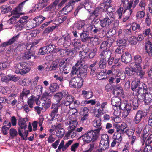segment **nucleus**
Returning a JSON list of instances; mask_svg holds the SVG:
<instances>
[{
  "label": "nucleus",
  "instance_id": "obj_1",
  "mask_svg": "<svg viewBox=\"0 0 152 152\" xmlns=\"http://www.w3.org/2000/svg\"><path fill=\"white\" fill-rule=\"evenodd\" d=\"M100 136V132L91 130L88 131L86 133L81 136L80 138H82L85 142L89 143L92 142L96 141Z\"/></svg>",
  "mask_w": 152,
  "mask_h": 152
},
{
  "label": "nucleus",
  "instance_id": "obj_2",
  "mask_svg": "<svg viewBox=\"0 0 152 152\" xmlns=\"http://www.w3.org/2000/svg\"><path fill=\"white\" fill-rule=\"evenodd\" d=\"M60 107L59 104L58 103L52 104L50 109L51 110L50 115L52 118L51 121H53L54 120H56L57 121L60 122L62 120V117L61 115L58 114V110Z\"/></svg>",
  "mask_w": 152,
  "mask_h": 152
},
{
  "label": "nucleus",
  "instance_id": "obj_3",
  "mask_svg": "<svg viewBox=\"0 0 152 152\" xmlns=\"http://www.w3.org/2000/svg\"><path fill=\"white\" fill-rule=\"evenodd\" d=\"M114 15L112 12H108L106 16L99 20L100 25L102 27H107L114 21Z\"/></svg>",
  "mask_w": 152,
  "mask_h": 152
},
{
  "label": "nucleus",
  "instance_id": "obj_4",
  "mask_svg": "<svg viewBox=\"0 0 152 152\" xmlns=\"http://www.w3.org/2000/svg\"><path fill=\"white\" fill-rule=\"evenodd\" d=\"M14 67L15 73L22 75L26 74L30 70V68L28 67L27 63L24 62L15 64Z\"/></svg>",
  "mask_w": 152,
  "mask_h": 152
},
{
  "label": "nucleus",
  "instance_id": "obj_5",
  "mask_svg": "<svg viewBox=\"0 0 152 152\" xmlns=\"http://www.w3.org/2000/svg\"><path fill=\"white\" fill-rule=\"evenodd\" d=\"M121 100L119 96H115L111 99V104L113 106V108L116 113L121 112L122 106H124V103H121Z\"/></svg>",
  "mask_w": 152,
  "mask_h": 152
},
{
  "label": "nucleus",
  "instance_id": "obj_6",
  "mask_svg": "<svg viewBox=\"0 0 152 152\" xmlns=\"http://www.w3.org/2000/svg\"><path fill=\"white\" fill-rule=\"evenodd\" d=\"M133 0H131L129 2L128 0H125L123 3V7L125 10H129V15H130L133 12V10L139 2V0H134L133 4Z\"/></svg>",
  "mask_w": 152,
  "mask_h": 152
},
{
  "label": "nucleus",
  "instance_id": "obj_7",
  "mask_svg": "<svg viewBox=\"0 0 152 152\" xmlns=\"http://www.w3.org/2000/svg\"><path fill=\"white\" fill-rule=\"evenodd\" d=\"M84 80L77 77L72 78L69 82L70 87L74 88H80L82 86Z\"/></svg>",
  "mask_w": 152,
  "mask_h": 152
},
{
  "label": "nucleus",
  "instance_id": "obj_8",
  "mask_svg": "<svg viewBox=\"0 0 152 152\" xmlns=\"http://www.w3.org/2000/svg\"><path fill=\"white\" fill-rule=\"evenodd\" d=\"M75 109V112L72 114L70 118H71V121L65 124L66 125H69V127L67 128H70V129H75L78 124V122L77 121V110L76 109Z\"/></svg>",
  "mask_w": 152,
  "mask_h": 152
},
{
  "label": "nucleus",
  "instance_id": "obj_9",
  "mask_svg": "<svg viewBox=\"0 0 152 152\" xmlns=\"http://www.w3.org/2000/svg\"><path fill=\"white\" fill-rule=\"evenodd\" d=\"M147 115V112L144 111L138 110L135 114L133 119V122L136 124H139L143 118Z\"/></svg>",
  "mask_w": 152,
  "mask_h": 152
},
{
  "label": "nucleus",
  "instance_id": "obj_10",
  "mask_svg": "<svg viewBox=\"0 0 152 152\" xmlns=\"http://www.w3.org/2000/svg\"><path fill=\"white\" fill-rule=\"evenodd\" d=\"M80 115V120L81 122L84 123L89 118V109L85 107L79 113Z\"/></svg>",
  "mask_w": 152,
  "mask_h": 152
},
{
  "label": "nucleus",
  "instance_id": "obj_11",
  "mask_svg": "<svg viewBox=\"0 0 152 152\" xmlns=\"http://www.w3.org/2000/svg\"><path fill=\"white\" fill-rule=\"evenodd\" d=\"M101 29L99 26H97L95 25H90L87 27L86 32L93 35H96L100 32Z\"/></svg>",
  "mask_w": 152,
  "mask_h": 152
},
{
  "label": "nucleus",
  "instance_id": "obj_12",
  "mask_svg": "<svg viewBox=\"0 0 152 152\" xmlns=\"http://www.w3.org/2000/svg\"><path fill=\"white\" fill-rule=\"evenodd\" d=\"M102 123L100 117H97L94 119L92 121V126L95 131L100 132L102 129Z\"/></svg>",
  "mask_w": 152,
  "mask_h": 152
},
{
  "label": "nucleus",
  "instance_id": "obj_13",
  "mask_svg": "<svg viewBox=\"0 0 152 152\" xmlns=\"http://www.w3.org/2000/svg\"><path fill=\"white\" fill-rule=\"evenodd\" d=\"M145 103L149 105L152 102V88H148L145 93Z\"/></svg>",
  "mask_w": 152,
  "mask_h": 152
},
{
  "label": "nucleus",
  "instance_id": "obj_14",
  "mask_svg": "<svg viewBox=\"0 0 152 152\" xmlns=\"http://www.w3.org/2000/svg\"><path fill=\"white\" fill-rule=\"evenodd\" d=\"M133 59L134 61L130 64V67L134 68L135 66H141L140 64L142 62V59L140 55L137 54L134 56Z\"/></svg>",
  "mask_w": 152,
  "mask_h": 152
},
{
  "label": "nucleus",
  "instance_id": "obj_15",
  "mask_svg": "<svg viewBox=\"0 0 152 152\" xmlns=\"http://www.w3.org/2000/svg\"><path fill=\"white\" fill-rule=\"evenodd\" d=\"M28 17L27 16H24L21 18L17 22L15 25V27L18 28V30H21L24 28V26L27 25L28 22L27 20Z\"/></svg>",
  "mask_w": 152,
  "mask_h": 152
},
{
  "label": "nucleus",
  "instance_id": "obj_16",
  "mask_svg": "<svg viewBox=\"0 0 152 152\" xmlns=\"http://www.w3.org/2000/svg\"><path fill=\"white\" fill-rule=\"evenodd\" d=\"M128 128L127 124L124 123H122L120 125L116 124L115 126L116 132L122 134H125V132H126V130Z\"/></svg>",
  "mask_w": 152,
  "mask_h": 152
},
{
  "label": "nucleus",
  "instance_id": "obj_17",
  "mask_svg": "<svg viewBox=\"0 0 152 152\" xmlns=\"http://www.w3.org/2000/svg\"><path fill=\"white\" fill-rule=\"evenodd\" d=\"M112 52L109 48H106L102 51L99 55L100 58L107 60L111 57Z\"/></svg>",
  "mask_w": 152,
  "mask_h": 152
},
{
  "label": "nucleus",
  "instance_id": "obj_18",
  "mask_svg": "<svg viewBox=\"0 0 152 152\" xmlns=\"http://www.w3.org/2000/svg\"><path fill=\"white\" fill-rule=\"evenodd\" d=\"M40 97L39 95H37V97H35L34 95H32L28 98L27 103L30 109H32L33 107V105L35 102L36 104H37Z\"/></svg>",
  "mask_w": 152,
  "mask_h": 152
},
{
  "label": "nucleus",
  "instance_id": "obj_19",
  "mask_svg": "<svg viewBox=\"0 0 152 152\" xmlns=\"http://www.w3.org/2000/svg\"><path fill=\"white\" fill-rule=\"evenodd\" d=\"M20 35V34L19 33L16 35L13 36L8 41L2 43L1 45V47L3 48L13 44L15 42H17Z\"/></svg>",
  "mask_w": 152,
  "mask_h": 152
},
{
  "label": "nucleus",
  "instance_id": "obj_20",
  "mask_svg": "<svg viewBox=\"0 0 152 152\" xmlns=\"http://www.w3.org/2000/svg\"><path fill=\"white\" fill-rule=\"evenodd\" d=\"M27 0H25L19 4L18 6L14 9L13 10V13L15 14H21V12L23 8L26 6L25 3Z\"/></svg>",
  "mask_w": 152,
  "mask_h": 152
},
{
  "label": "nucleus",
  "instance_id": "obj_21",
  "mask_svg": "<svg viewBox=\"0 0 152 152\" xmlns=\"http://www.w3.org/2000/svg\"><path fill=\"white\" fill-rule=\"evenodd\" d=\"M58 5L54 1V2L51 3L50 5L44 8L43 11L49 12L52 13L56 12L57 10L56 7Z\"/></svg>",
  "mask_w": 152,
  "mask_h": 152
},
{
  "label": "nucleus",
  "instance_id": "obj_22",
  "mask_svg": "<svg viewBox=\"0 0 152 152\" xmlns=\"http://www.w3.org/2000/svg\"><path fill=\"white\" fill-rule=\"evenodd\" d=\"M134 69L136 75L140 79H143L145 77V72L142 69L141 66H135L134 68L131 67Z\"/></svg>",
  "mask_w": 152,
  "mask_h": 152
},
{
  "label": "nucleus",
  "instance_id": "obj_23",
  "mask_svg": "<svg viewBox=\"0 0 152 152\" xmlns=\"http://www.w3.org/2000/svg\"><path fill=\"white\" fill-rule=\"evenodd\" d=\"M100 6L96 8L92 13V15H95L96 17H97L99 15H101L102 12H109L108 10L104 8V7Z\"/></svg>",
  "mask_w": 152,
  "mask_h": 152
},
{
  "label": "nucleus",
  "instance_id": "obj_24",
  "mask_svg": "<svg viewBox=\"0 0 152 152\" xmlns=\"http://www.w3.org/2000/svg\"><path fill=\"white\" fill-rule=\"evenodd\" d=\"M60 39L63 41V45L64 48L69 47L71 44L70 36L69 34L65 36H63Z\"/></svg>",
  "mask_w": 152,
  "mask_h": 152
},
{
  "label": "nucleus",
  "instance_id": "obj_25",
  "mask_svg": "<svg viewBox=\"0 0 152 152\" xmlns=\"http://www.w3.org/2000/svg\"><path fill=\"white\" fill-rule=\"evenodd\" d=\"M132 59V57L131 54L128 52H126L123 54L121 56V61L126 64L130 62Z\"/></svg>",
  "mask_w": 152,
  "mask_h": 152
},
{
  "label": "nucleus",
  "instance_id": "obj_26",
  "mask_svg": "<svg viewBox=\"0 0 152 152\" xmlns=\"http://www.w3.org/2000/svg\"><path fill=\"white\" fill-rule=\"evenodd\" d=\"M111 3L112 0H103V2L100 4L101 6L107 10L110 7L113 10L115 8V6L113 4H111Z\"/></svg>",
  "mask_w": 152,
  "mask_h": 152
},
{
  "label": "nucleus",
  "instance_id": "obj_27",
  "mask_svg": "<svg viewBox=\"0 0 152 152\" xmlns=\"http://www.w3.org/2000/svg\"><path fill=\"white\" fill-rule=\"evenodd\" d=\"M28 121V119L27 118H19L18 120V124L20 126V129H25L27 126L26 123V122Z\"/></svg>",
  "mask_w": 152,
  "mask_h": 152
},
{
  "label": "nucleus",
  "instance_id": "obj_28",
  "mask_svg": "<svg viewBox=\"0 0 152 152\" xmlns=\"http://www.w3.org/2000/svg\"><path fill=\"white\" fill-rule=\"evenodd\" d=\"M152 40H148V41L145 43V48L146 52L149 56H152Z\"/></svg>",
  "mask_w": 152,
  "mask_h": 152
},
{
  "label": "nucleus",
  "instance_id": "obj_29",
  "mask_svg": "<svg viewBox=\"0 0 152 152\" xmlns=\"http://www.w3.org/2000/svg\"><path fill=\"white\" fill-rule=\"evenodd\" d=\"M106 69L101 70L100 72H98L95 77L98 80H103L106 79L107 77L106 74Z\"/></svg>",
  "mask_w": 152,
  "mask_h": 152
},
{
  "label": "nucleus",
  "instance_id": "obj_30",
  "mask_svg": "<svg viewBox=\"0 0 152 152\" xmlns=\"http://www.w3.org/2000/svg\"><path fill=\"white\" fill-rule=\"evenodd\" d=\"M70 3V1L66 4V5L62 9V10L59 12V13L61 14L63 11H66V12H69L71 11L73 8V7L74 5L75 4L73 3L72 4H69Z\"/></svg>",
  "mask_w": 152,
  "mask_h": 152
},
{
  "label": "nucleus",
  "instance_id": "obj_31",
  "mask_svg": "<svg viewBox=\"0 0 152 152\" xmlns=\"http://www.w3.org/2000/svg\"><path fill=\"white\" fill-rule=\"evenodd\" d=\"M113 94L117 96H122L124 94L122 88L121 87H115L113 91Z\"/></svg>",
  "mask_w": 152,
  "mask_h": 152
},
{
  "label": "nucleus",
  "instance_id": "obj_32",
  "mask_svg": "<svg viewBox=\"0 0 152 152\" xmlns=\"http://www.w3.org/2000/svg\"><path fill=\"white\" fill-rule=\"evenodd\" d=\"M147 88L146 85L142 83L141 85H139L138 89L137 90V94H144Z\"/></svg>",
  "mask_w": 152,
  "mask_h": 152
},
{
  "label": "nucleus",
  "instance_id": "obj_33",
  "mask_svg": "<svg viewBox=\"0 0 152 152\" xmlns=\"http://www.w3.org/2000/svg\"><path fill=\"white\" fill-rule=\"evenodd\" d=\"M124 106H122V109L121 110H123L124 112L126 111V116H127L129 114L132 109V106L131 104L127 103L125 104L124 103Z\"/></svg>",
  "mask_w": 152,
  "mask_h": 152
},
{
  "label": "nucleus",
  "instance_id": "obj_34",
  "mask_svg": "<svg viewBox=\"0 0 152 152\" xmlns=\"http://www.w3.org/2000/svg\"><path fill=\"white\" fill-rule=\"evenodd\" d=\"M86 32V31L83 30V31L80 34V39L82 42H86L89 41V35Z\"/></svg>",
  "mask_w": 152,
  "mask_h": 152
},
{
  "label": "nucleus",
  "instance_id": "obj_35",
  "mask_svg": "<svg viewBox=\"0 0 152 152\" xmlns=\"http://www.w3.org/2000/svg\"><path fill=\"white\" fill-rule=\"evenodd\" d=\"M43 101L44 102L42 104V107L41 109L42 111H45L47 109L49 108L51 105V100Z\"/></svg>",
  "mask_w": 152,
  "mask_h": 152
},
{
  "label": "nucleus",
  "instance_id": "obj_36",
  "mask_svg": "<svg viewBox=\"0 0 152 152\" xmlns=\"http://www.w3.org/2000/svg\"><path fill=\"white\" fill-rule=\"evenodd\" d=\"M99 146L100 148L99 150L102 151L108 149L109 146V141H100Z\"/></svg>",
  "mask_w": 152,
  "mask_h": 152
},
{
  "label": "nucleus",
  "instance_id": "obj_37",
  "mask_svg": "<svg viewBox=\"0 0 152 152\" xmlns=\"http://www.w3.org/2000/svg\"><path fill=\"white\" fill-rule=\"evenodd\" d=\"M71 44L76 48H81L82 45L80 41V40L75 38L72 41Z\"/></svg>",
  "mask_w": 152,
  "mask_h": 152
},
{
  "label": "nucleus",
  "instance_id": "obj_38",
  "mask_svg": "<svg viewBox=\"0 0 152 152\" xmlns=\"http://www.w3.org/2000/svg\"><path fill=\"white\" fill-rule=\"evenodd\" d=\"M80 64L79 68H78V72H87L88 66H87L84 64V60H83L80 61Z\"/></svg>",
  "mask_w": 152,
  "mask_h": 152
},
{
  "label": "nucleus",
  "instance_id": "obj_39",
  "mask_svg": "<svg viewBox=\"0 0 152 152\" xmlns=\"http://www.w3.org/2000/svg\"><path fill=\"white\" fill-rule=\"evenodd\" d=\"M68 131L67 133V136L70 137L71 138H74L77 135V133L75 130V129H71L67 128Z\"/></svg>",
  "mask_w": 152,
  "mask_h": 152
},
{
  "label": "nucleus",
  "instance_id": "obj_40",
  "mask_svg": "<svg viewBox=\"0 0 152 152\" xmlns=\"http://www.w3.org/2000/svg\"><path fill=\"white\" fill-rule=\"evenodd\" d=\"M151 29L148 28L145 29L142 32L144 37L148 36V40H152V33L151 32Z\"/></svg>",
  "mask_w": 152,
  "mask_h": 152
},
{
  "label": "nucleus",
  "instance_id": "obj_41",
  "mask_svg": "<svg viewBox=\"0 0 152 152\" xmlns=\"http://www.w3.org/2000/svg\"><path fill=\"white\" fill-rule=\"evenodd\" d=\"M88 54V53L87 52H85L83 50L80 51L79 53V56L80 58V61L83 60L84 63H85V61L88 59L87 55Z\"/></svg>",
  "mask_w": 152,
  "mask_h": 152
},
{
  "label": "nucleus",
  "instance_id": "obj_42",
  "mask_svg": "<svg viewBox=\"0 0 152 152\" xmlns=\"http://www.w3.org/2000/svg\"><path fill=\"white\" fill-rule=\"evenodd\" d=\"M0 9L1 13L5 14L10 12L12 10L10 6L7 5H3L0 7Z\"/></svg>",
  "mask_w": 152,
  "mask_h": 152
},
{
  "label": "nucleus",
  "instance_id": "obj_43",
  "mask_svg": "<svg viewBox=\"0 0 152 152\" xmlns=\"http://www.w3.org/2000/svg\"><path fill=\"white\" fill-rule=\"evenodd\" d=\"M80 61H77L75 65L73 66L71 73V75L72 76V75L77 74V73L78 72V68H79V66L81 63H80Z\"/></svg>",
  "mask_w": 152,
  "mask_h": 152
},
{
  "label": "nucleus",
  "instance_id": "obj_44",
  "mask_svg": "<svg viewBox=\"0 0 152 152\" xmlns=\"http://www.w3.org/2000/svg\"><path fill=\"white\" fill-rule=\"evenodd\" d=\"M121 134L117 132H115L113 137V139L117 141V143H119V144L122 140Z\"/></svg>",
  "mask_w": 152,
  "mask_h": 152
},
{
  "label": "nucleus",
  "instance_id": "obj_45",
  "mask_svg": "<svg viewBox=\"0 0 152 152\" xmlns=\"http://www.w3.org/2000/svg\"><path fill=\"white\" fill-rule=\"evenodd\" d=\"M59 88V86L57 84L53 83L50 84L49 89L52 93L57 91Z\"/></svg>",
  "mask_w": 152,
  "mask_h": 152
},
{
  "label": "nucleus",
  "instance_id": "obj_46",
  "mask_svg": "<svg viewBox=\"0 0 152 152\" xmlns=\"http://www.w3.org/2000/svg\"><path fill=\"white\" fill-rule=\"evenodd\" d=\"M140 79H138L137 81L133 80L131 83V89L134 91L139 85H141Z\"/></svg>",
  "mask_w": 152,
  "mask_h": 152
},
{
  "label": "nucleus",
  "instance_id": "obj_47",
  "mask_svg": "<svg viewBox=\"0 0 152 152\" xmlns=\"http://www.w3.org/2000/svg\"><path fill=\"white\" fill-rule=\"evenodd\" d=\"M18 134L19 136H21V138L22 140H27V136L28 134V131L25 130L24 132V135L25 136V137H24L23 134L22 133L21 131L20 130V128L19 127L18 129Z\"/></svg>",
  "mask_w": 152,
  "mask_h": 152
},
{
  "label": "nucleus",
  "instance_id": "obj_48",
  "mask_svg": "<svg viewBox=\"0 0 152 152\" xmlns=\"http://www.w3.org/2000/svg\"><path fill=\"white\" fill-rule=\"evenodd\" d=\"M45 19V17H44L42 15H39L35 17L34 19L35 21L37 26H38L41 24Z\"/></svg>",
  "mask_w": 152,
  "mask_h": 152
},
{
  "label": "nucleus",
  "instance_id": "obj_49",
  "mask_svg": "<svg viewBox=\"0 0 152 152\" xmlns=\"http://www.w3.org/2000/svg\"><path fill=\"white\" fill-rule=\"evenodd\" d=\"M86 24V22L83 20H78L76 23V28L78 30L82 29Z\"/></svg>",
  "mask_w": 152,
  "mask_h": 152
},
{
  "label": "nucleus",
  "instance_id": "obj_50",
  "mask_svg": "<svg viewBox=\"0 0 152 152\" xmlns=\"http://www.w3.org/2000/svg\"><path fill=\"white\" fill-rule=\"evenodd\" d=\"M50 93H48L45 91L42 94L41 99L43 100H51V96L50 94Z\"/></svg>",
  "mask_w": 152,
  "mask_h": 152
},
{
  "label": "nucleus",
  "instance_id": "obj_51",
  "mask_svg": "<svg viewBox=\"0 0 152 152\" xmlns=\"http://www.w3.org/2000/svg\"><path fill=\"white\" fill-rule=\"evenodd\" d=\"M10 65V62L8 61L0 62V70H2L8 68Z\"/></svg>",
  "mask_w": 152,
  "mask_h": 152
},
{
  "label": "nucleus",
  "instance_id": "obj_52",
  "mask_svg": "<svg viewBox=\"0 0 152 152\" xmlns=\"http://www.w3.org/2000/svg\"><path fill=\"white\" fill-rule=\"evenodd\" d=\"M107 62V60L100 58V60L98 63L99 67L101 69H104L105 68Z\"/></svg>",
  "mask_w": 152,
  "mask_h": 152
},
{
  "label": "nucleus",
  "instance_id": "obj_53",
  "mask_svg": "<svg viewBox=\"0 0 152 152\" xmlns=\"http://www.w3.org/2000/svg\"><path fill=\"white\" fill-rule=\"evenodd\" d=\"M26 26L29 29H31L35 27L37 25L34 19L28 21Z\"/></svg>",
  "mask_w": 152,
  "mask_h": 152
},
{
  "label": "nucleus",
  "instance_id": "obj_54",
  "mask_svg": "<svg viewBox=\"0 0 152 152\" xmlns=\"http://www.w3.org/2000/svg\"><path fill=\"white\" fill-rule=\"evenodd\" d=\"M94 36H89V40L96 44H99V42L98 41L99 38L97 36L95 35H93Z\"/></svg>",
  "mask_w": 152,
  "mask_h": 152
},
{
  "label": "nucleus",
  "instance_id": "obj_55",
  "mask_svg": "<svg viewBox=\"0 0 152 152\" xmlns=\"http://www.w3.org/2000/svg\"><path fill=\"white\" fill-rule=\"evenodd\" d=\"M126 40L124 39V38H119L117 41V45L119 46H124L126 45Z\"/></svg>",
  "mask_w": 152,
  "mask_h": 152
},
{
  "label": "nucleus",
  "instance_id": "obj_56",
  "mask_svg": "<svg viewBox=\"0 0 152 152\" xmlns=\"http://www.w3.org/2000/svg\"><path fill=\"white\" fill-rule=\"evenodd\" d=\"M126 11H129V10H125V9L123 7H120L118 9L117 11L116 12L119 16L118 19L121 18L123 13H124Z\"/></svg>",
  "mask_w": 152,
  "mask_h": 152
},
{
  "label": "nucleus",
  "instance_id": "obj_57",
  "mask_svg": "<svg viewBox=\"0 0 152 152\" xmlns=\"http://www.w3.org/2000/svg\"><path fill=\"white\" fill-rule=\"evenodd\" d=\"M145 12L142 10V11H139L137 12L136 14V17L137 20H141L145 16Z\"/></svg>",
  "mask_w": 152,
  "mask_h": 152
},
{
  "label": "nucleus",
  "instance_id": "obj_58",
  "mask_svg": "<svg viewBox=\"0 0 152 152\" xmlns=\"http://www.w3.org/2000/svg\"><path fill=\"white\" fill-rule=\"evenodd\" d=\"M54 99L56 100V102H58L57 103L59 104V102L63 97L61 92H59L57 93L54 95Z\"/></svg>",
  "mask_w": 152,
  "mask_h": 152
},
{
  "label": "nucleus",
  "instance_id": "obj_59",
  "mask_svg": "<svg viewBox=\"0 0 152 152\" xmlns=\"http://www.w3.org/2000/svg\"><path fill=\"white\" fill-rule=\"evenodd\" d=\"M125 71L127 75L129 76H132L135 73V70L133 68H130L129 67H126L125 69Z\"/></svg>",
  "mask_w": 152,
  "mask_h": 152
},
{
  "label": "nucleus",
  "instance_id": "obj_60",
  "mask_svg": "<svg viewBox=\"0 0 152 152\" xmlns=\"http://www.w3.org/2000/svg\"><path fill=\"white\" fill-rule=\"evenodd\" d=\"M85 4V2L80 3V5L77 7V9L74 13V16L75 17H76L79 11L83 7Z\"/></svg>",
  "mask_w": 152,
  "mask_h": 152
},
{
  "label": "nucleus",
  "instance_id": "obj_61",
  "mask_svg": "<svg viewBox=\"0 0 152 152\" xmlns=\"http://www.w3.org/2000/svg\"><path fill=\"white\" fill-rule=\"evenodd\" d=\"M35 54L34 53L30 52L28 51L25 52L24 57L27 59L29 60L32 57H34Z\"/></svg>",
  "mask_w": 152,
  "mask_h": 152
},
{
  "label": "nucleus",
  "instance_id": "obj_62",
  "mask_svg": "<svg viewBox=\"0 0 152 152\" xmlns=\"http://www.w3.org/2000/svg\"><path fill=\"white\" fill-rule=\"evenodd\" d=\"M65 130L64 129H59V130H57V132L56 133V135L59 138L62 137L65 134Z\"/></svg>",
  "mask_w": 152,
  "mask_h": 152
},
{
  "label": "nucleus",
  "instance_id": "obj_63",
  "mask_svg": "<svg viewBox=\"0 0 152 152\" xmlns=\"http://www.w3.org/2000/svg\"><path fill=\"white\" fill-rule=\"evenodd\" d=\"M87 74V72H78L77 73V77L84 80V79L86 78Z\"/></svg>",
  "mask_w": 152,
  "mask_h": 152
},
{
  "label": "nucleus",
  "instance_id": "obj_64",
  "mask_svg": "<svg viewBox=\"0 0 152 152\" xmlns=\"http://www.w3.org/2000/svg\"><path fill=\"white\" fill-rule=\"evenodd\" d=\"M97 50V48H94L90 51L88 56L90 59H92L95 56Z\"/></svg>",
  "mask_w": 152,
  "mask_h": 152
}]
</instances>
